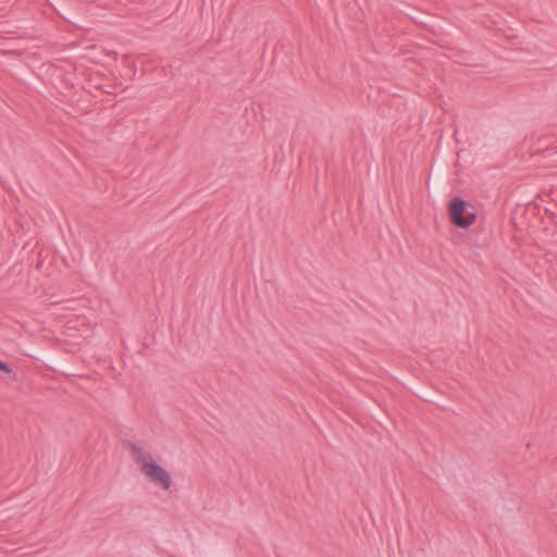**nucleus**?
Listing matches in <instances>:
<instances>
[{
	"label": "nucleus",
	"mask_w": 557,
	"mask_h": 557,
	"mask_svg": "<svg viewBox=\"0 0 557 557\" xmlns=\"http://www.w3.org/2000/svg\"><path fill=\"white\" fill-rule=\"evenodd\" d=\"M127 448L140 472L154 485L169 490L172 485L170 473L154 460L152 455L145 450L138 443L129 442Z\"/></svg>",
	"instance_id": "f257e3e1"
},
{
	"label": "nucleus",
	"mask_w": 557,
	"mask_h": 557,
	"mask_svg": "<svg viewBox=\"0 0 557 557\" xmlns=\"http://www.w3.org/2000/svg\"><path fill=\"white\" fill-rule=\"evenodd\" d=\"M450 222L467 230L475 221L476 214L469 211H448Z\"/></svg>",
	"instance_id": "f03ea898"
},
{
	"label": "nucleus",
	"mask_w": 557,
	"mask_h": 557,
	"mask_svg": "<svg viewBox=\"0 0 557 557\" xmlns=\"http://www.w3.org/2000/svg\"><path fill=\"white\" fill-rule=\"evenodd\" d=\"M467 202L461 198H454L449 203L447 209H465Z\"/></svg>",
	"instance_id": "7ed1b4c3"
},
{
	"label": "nucleus",
	"mask_w": 557,
	"mask_h": 557,
	"mask_svg": "<svg viewBox=\"0 0 557 557\" xmlns=\"http://www.w3.org/2000/svg\"><path fill=\"white\" fill-rule=\"evenodd\" d=\"M0 371L5 372L12 375V379L15 380L16 373L12 370V368L4 361L0 359Z\"/></svg>",
	"instance_id": "20e7f679"
}]
</instances>
